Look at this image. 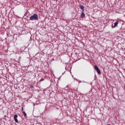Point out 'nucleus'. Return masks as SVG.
Here are the masks:
<instances>
[{"label":"nucleus","instance_id":"nucleus-5","mask_svg":"<svg viewBox=\"0 0 125 125\" xmlns=\"http://www.w3.org/2000/svg\"><path fill=\"white\" fill-rule=\"evenodd\" d=\"M81 18H84L85 17V14L83 12V11H82V14L81 15Z\"/></svg>","mask_w":125,"mask_h":125},{"label":"nucleus","instance_id":"nucleus-9","mask_svg":"<svg viewBox=\"0 0 125 125\" xmlns=\"http://www.w3.org/2000/svg\"><path fill=\"white\" fill-rule=\"evenodd\" d=\"M40 81L41 82H42V81H44V79H41Z\"/></svg>","mask_w":125,"mask_h":125},{"label":"nucleus","instance_id":"nucleus-11","mask_svg":"<svg viewBox=\"0 0 125 125\" xmlns=\"http://www.w3.org/2000/svg\"><path fill=\"white\" fill-rule=\"evenodd\" d=\"M21 111H23V107H21Z\"/></svg>","mask_w":125,"mask_h":125},{"label":"nucleus","instance_id":"nucleus-1","mask_svg":"<svg viewBox=\"0 0 125 125\" xmlns=\"http://www.w3.org/2000/svg\"><path fill=\"white\" fill-rule=\"evenodd\" d=\"M29 19L31 21H34V20H38V19H39V16H38V14H34L30 17Z\"/></svg>","mask_w":125,"mask_h":125},{"label":"nucleus","instance_id":"nucleus-2","mask_svg":"<svg viewBox=\"0 0 125 125\" xmlns=\"http://www.w3.org/2000/svg\"><path fill=\"white\" fill-rule=\"evenodd\" d=\"M94 68L95 70H96V71H97V72L99 75H100V74H101V71H100V69H99V68L98 67V66L95 65Z\"/></svg>","mask_w":125,"mask_h":125},{"label":"nucleus","instance_id":"nucleus-4","mask_svg":"<svg viewBox=\"0 0 125 125\" xmlns=\"http://www.w3.org/2000/svg\"><path fill=\"white\" fill-rule=\"evenodd\" d=\"M18 116L17 115V114H15L14 116V119L15 120V121L16 122V123H18V119H17Z\"/></svg>","mask_w":125,"mask_h":125},{"label":"nucleus","instance_id":"nucleus-6","mask_svg":"<svg viewBox=\"0 0 125 125\" xmlns=\"http://www.w3.org/2000/svg\"><path fill=\"white\" fill-rule=\"evenodd\" d=\"M80 8L81 9V10H82V11H84V7H83V5H80Z\"/></svg>","mask_w":125,"mask_h":125},{"label":"nucleus","instance_id":"nucleus-8","mask_svg":"<svg viewBox=\"0 0 125 125\" xmlns=\"http://www.w3.org/2000/svg\"><path fill=\"white\" fill-rule=\"evenodd\" d=\"M29 86H30V88H34V86L32 84H30Z\"/></svg>","mask_w":125,"mask_h":125},{"label":"nucleus","instance_id":"nucleus-7","mask_svg":"<svg viewBox=\"0 0 125 125\" xmlns=\"http://www.w3.org/2000/svg\"><path fill=\"white\" fill-rule=\"evenodd\" d=\"M22 114L24 115V117H26V116H27V114L26 112H25V111H23Z\"/></svg>","mask_w":125,"mask_h":125},{"label":"nucleus","instance_id":"nucleus-10","mask_svg":"<svg viewBox=\"0 0 125 125\" xmlns=\"http://www.w3.org/2000/svg\"><path fill=\"white\" fill-rule=\"evenodd\" d=\"M65 89H66V90L68 89V87H66L65 88Z\"/></svg>","mask_w":125,"mask_h":125},{"label":"nucleus","instance_id":"nucleus-3","mask_svg":"<svg viewBox=\"0 0 125 125\" xmlns=\"http://www.w3.org/2000/svg\"><path fill=\"white\" fill-rule=\"evenodd\" d=\"M119 24V22L118 21H116L114 23V25H112L111 28L112 29H114V28H116V27H117V26H118V24Z\"/></svg>","mask_w":125,"mask_h":125},{"label":"nucleus","instance_id":"nucleus-12","mask_svg":"<svg viewBox=\"0 0 125 125\" xmlns=\"http://www.w3.org/2000/svg\"><path fill=\"white\" fill-rule=\"evenodd\" d=\"M65 69H67V67H65Z\"/></svg>","mask_w":125,"mask_h":125}]
</instances>
